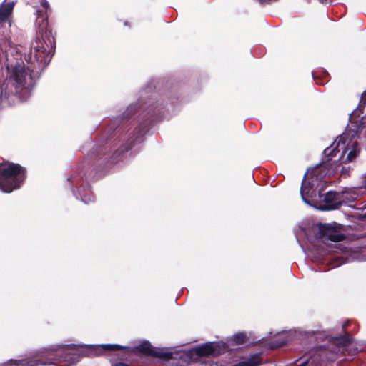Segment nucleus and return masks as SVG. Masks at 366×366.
I'll list each match as a JSON object with an SVG mask.
<instances>
[{"label": "nucleus", "mask_w": 366, "mask_h": 366, "mask_svg": "<svg viewBox=\"0 0 366 366\" xmlns=\"http://www.w3.org/2000/svg\"><path fill=\"white\" fill-rule=\"evenodd\" d=\"M157 118V114H156L155 115H149V117L147 118V121L149 122V123H152L153 122H154Z\"/></svg>", "instance_id": "nucleus-20"}, {"label": "nucleus", "mask_w": 366, "mask_h": 366, "mask_svg": "<svg viewBox=\"0 0 366 366\" xmlns=\"http://www.w3.org/2000/svg\"><path fill=\"white\" fill-rule=\"evenodd\" d=\"M134 139H129L124 144L117 147V144L107 141L104 144L97 145L89 154L92 165L104 168L117 163L122 156L132 149Z\"/></svg>", "instance_id": "nucleus-2"}, {"label": "nucleus", "mask_w": 366, "mask_h": 366, "mask_svg": "<svg viewBox=\"0 0 366 366\" xmlns=\"http://www.w3.org/2000/svg\"><path fill=\"white\" fill-rule=\"evenodd\" d=\"M350 133V132H345L342 135L337 138L331 146L324 149L323 154L325 157H328V159L318 164L312 169L311 172L312 177H315L316 179H322L328 174V171L326 170V167L330 164L329 161L331 160L333 157H335L340 152L339 147L340 146L342 147L346 144L348 138L347 136Z\"/></svg>", "instance_id": "nucleus-5"}, {"label": "nucleus", "mask_w": 366, "mask_h": 366, "mask_svg": "<svg viewBox=\"0 0 366 366\" xmlns=\"http://www.w3.org/2000/svg\"><path fill=\"white\" fill-rule=\"evenodd\" d=\"M26 179V169L19 164H0V190L10 193L20 187Z\"/></svg>", "instance_id": "nucleus-4"}, {"label": "nucleus", "mask_w": 366, "mask_h": 366, "mask_svg": "<svg viewBox=\"0 0 366 366\" xmlns=\"http://www.w3.org/2000/svg\"><path fill=\"white\" fill-rule=\"evenodd\" d=\"M129 347L125 346H122L119 345H111V344H106L102 345L101 346H97L92 348V352H94L95 355H99L100 352H102V350L106 351H117V350H127Z\"/></svg>", "instance_id": "nucleus-12"}, {"label": "nucleus", "mask_w": 366, "mask_h": 366, "mask_svg": "<svg viewBox=\"0 0 366 366\" xmlns=\"http://www.w3.org/2000/svg\"><path fill=\"white\" fill-rule=\"evenodd\" d=\"M114 366H129V365L124 362H117Z\"/></svg>", "instance_id": "nucleus-24"}, {"label": "nucleus", "mask_w": 366, "mask_h": 366, "mask_svg": "<svg viewBox=\"0 0 366 366\" xmlns=\"http://www.w3.org/2000/svg\"><path fill=\"white\" fill-rule=\"evenodd\" d=\"M41 5L46 9H47L49 7V4L46 0H41Z\"/></svg>", "instance_id": "nucleus-21"}, {"label": "nucleus", "mask_w": 366, "mask_h": 366, "mask_svg": "<svg viewBox=\"0 0 366 366\" xmlns=\"http://www.w3.org/2000/svg\"><path fill=\"white\" fill-rule=\"evenodd\" d=\"M360 128V126L355 125V129L350 128L345 131L350 132L347 136L348 138L346 144L341 147V149H343L342 154L348 152L345 159L346 162H350L354 161L360 154V148L359 144L356 140L353 141L355 138L359 137L358 133Z\"/></svg>", "instance_id": "nucleus-6"}, {"label": "nucleus", "mask_w": 366, "mask_h": 366, "mask_svg": "<svg viewBox=\"0 0 366 366\" xmlns=\"http://www.w3.org/2000/svg\"><path fill=\"white\" fill-rule=\"evenodd\" d=\"M89 176H86V174H84V175L80 176L79 178H78L77 176L73 174L68 178V180L71 182L72 184H78L79 180L85 179V181H89Z\"/></svg>", "instance_id": "nucleus-17"}, {"label": "nucleus", "mask_w": 366, "mask_h": 366, "mask_svg": "<svg viewBox=\"0 0 366 366\" xmlns=\"http://www.w3.org/2000/svg\"><path fill=\"white\" fill-rule=\"evenodd\" d=\"M339 194L334 191H329L324 197V201L328 204L327 209H336L341 205L340 202H337Z\"/></svg>", "instance_id": "nucleus-11"}, {"label": "nucleus", "mask_w": 366, "mask_h": 366, "mask_svg": "<svg viewBox=\"0 0 366 366\" xmlns=\"http://www.w3.org/2000/svg\"><path fill=\"white\" fill-rule=\"evenodd\" d=\"M56 41L48 20L42 19L35 42L34 54L31 51L25 56L26 67L18 61L21 54L17 47L6 38L0 39V50L6 61L7 77L0 89V102L7 100L23 89H31L36 84L41 73L51 61L55 52Z\"/></svg>", "instance_id": "nucleus-1"}, {"label": "nucleus", "mask_w": 366, "mask_h": 366, "mask_svg": "<svg viewBox=\"0 0 366 366\" xmlns=\"http://www.w3.org/2000/svg\"><path fill=\"white\" fill-rule=\"evenodd\" d=\"M321 4L327 3V0H319Z\"/></svg>", "instance_id": "nucleus-27"}, {"label": "nucleus", "mask_w": 366, "mask_h": 366, "mask_svg": "<svg viewBox=\"0 0 366 366\" xmlns=\"http://www.w3.org/2000/svg\"><path fill=\"white\" fill-rule=\"evenodd\" d=\"M278 0H259V1L262 4H270L272 2L277 1Z\"/></svg>", "instance_id": "nucleus-22"}, {"label": "nucleus", "mask_w": 366, "mask_h": 366, "mask_svg": "<svg viewBox=\"0 0 366 366\" xmlns=\"http://www.w3.org/2000/svg\"><path fill=\"white\" fill-rule=\"evenodd\" d=\"M226 344L222 342H207L194 349L198 357H217L224 353Z\"/></svg>", "instance_id": "nucleus-8"}, {"label": "nucleus", "mask_w": 366, "mask_h": 366, "mask_svg": "<svg viewBox=\"0 0 366 366\" xmlns=\"http://www.w3.org/2000/svg\"><path fill=\"white\" fill-rule=\"evenodd\" d=\"M136 349L140 353L149 355L152 357H153V354H154L156 351V350L154 349L152 345L147 341H144L142 343H141L139 346L136 347Z\"/></svg>", "instance_id": "nucleus-13"}, {"label": "nucleus", "mask_w": 366, "mask_h": 366, "mask_svg": "<svg viewBox=\"0 0 366 366\" xmlns=\"http://www.w3.org/2000/svg\"><path fill=\"white\" fill-rule=\"evenodd\" d=\"M247 340V337L246 333L244 332H238L233 335L232 337V341L234 342V345H242L246 342Z\"/></svg>", "instance_id": "nucleus-15"}, {"label": "nucleus", "mask_w": 366, "mask_h": 366, "mask_svg": "<svg viewBox=\"0 0 366 366\" xmlns=\"http://www.w3.org/2000/svg\"><path fill=\"white\" fill-rule=\"evenodd\" d=\"M15 4L16 2L14 1H6V0H5L0 5V25L6 22L11 24L10 19L11 17Z\"/></svg>", "instance_id": "nucleus-10"}, {"label": "nucleus", "mask_w": 366, "mask_h": 366, "mask_svg": "<svg viewBox=\"0 0 366 366\" xmlns=\"http://www.w3.org/2000/svg\"><path fill=\"white\" fill-rule=\"evenodd\" d=\"M307 173L306 172L304 175V178L302 182L301 187H300V195L302 200L307 203L310 204V199L312 197H315V190L314 189V181L317 180L315 177L311 175L312 181L306 182Z\"/></svg>", "instance_id": "nucleus-9"}, {"label": "nucleus", "mask_w": 366, "mask_h": 366, "mask_svg": "<svg viewBox=\"0 0 366 366\" xmlns=\"http://www.w3.org/2000/svg\"><path fill=\"white\" fill-rule=\"evenodd\" d=\"M347 325H348V322H345V323L342 325V328H343V330H345V327H346Z\"/></svg>", "instance_id": "nucleus-26"}, {"label": "nucleus", "mask_w": 366, "mask_h": 366, "mask_svg": "<svg viewBox=\"0 0 366 366\" xmlns=\"http://www.w3.org/2000/svg\"><path fill=\"white\" fill-rule=\"evenodd\" d=\"M49 357L44 360L43 357L38 360H10V365L15 366H39L46 365H56L57 362L64 363V366H70L79 362L80 355L79 348L76 345L64 346L58 349H51Z\"/></svg>", "instance_id": "nucleus-3"}, {"label": "nucleus", "mask_w": 366, "mask_h": 366, "mask_svg": "<svg viewBox=\"0 0 366 366\" xmlns=\"http://www.w3.org/2000/svg\"><path fill=\"white\" fill-rule=\"evenodd\" d=\"M334 340L337 345L342 346H347L352 342V337L349 333H345L344 335H339L334 337Z\"/></svg>", "instance_id": "nucleus-14"}, {"label": "nucleus", "mask_w": 366, "mask_h": 366, "mask_svg": "<svg viewBox=\"0 0 366 366\" xmlns=\"http://www.w3.org/2000/svg\"><path fill=\"white\" fill-rule=\"evenodd\" d=\"M308 363H309V359L307 358V360H305L300 365H298L297 366H307L308 365Z\"/></svg>", "instance_id": "nucleus-23"}, {"label": "nucleus", "mask_w": 366, "mask_h": 366, "mask_svg": "<svg viewBox=\"0 0 366 366\" xmlns=\"http://www.w3.org/2000/svg\"><path fill=\"white\" fill-rule=\"evenodd\" d=\"M154 357H158L164 360H170L173 357V354L170 352H163V351H155V353L153 354Z\"/></svg>", "instance_id": "nucleus-16"}, {"label": "nucleus", "mask_w": 366, "mask_h": 366, "mask_svg": "<svg viewBox=\"0 0 366 366\" xmlns=\"http://www.w3.org/2000/svg\"><path fill=\"white\" fill-rule=\"evenodd\" d=\"M285 344L284 342H279L277 341H273L270 343V348L274 350V349H277L278 347H280L282 346H283Z\"/></svg>", "instance_id": "nucleus-18"}, {"label": "nucleus", "mask_w": 366, "mask_h": 366, "mask_svg": "<svg viewBox=\"0 0 366 366\" xmlns=\"http://www.w3.org/2000/svg\"><path fill=\"white\" fill-rule=\"evenodd\" d=\"M316 239H320L322 242L331 241L333 242H339L345 239V236L341 233L335 227L330 224H320L318 227V232L315 234Z\"/></svg>", "instance_id": "nucleus-7"}, {"label": "nucleus", "mask_w": 366, "mask_h": 366, "mask_svg": "<svg viewBox=\"0 0 366 366\" xmlns=\"http://www.w3.org/2000/svg\"><path fill=\"white\" fill-rule=\"evenodd\" d=\"M360 104H362L363 106L366 105V91H365L362 94V97H361V99H360Z\"/></svg>", "instance_id": "nucleus-19"}, {"label": "nucleus", "mask_w": 366, "mask_h": 366, "mask_svg": "<svg viewBox=\"0 0 366 366\" xmlns=\"http://www.w3.org/2000/svg\"><path fill=\"white\" fill-rule=\"evenodd\" d=\"M342 174L344 175L345 172H347V170L345 167H342L341 169Z\"/></svg>", "instance_id": "nucleus-25"}]
</instances>
